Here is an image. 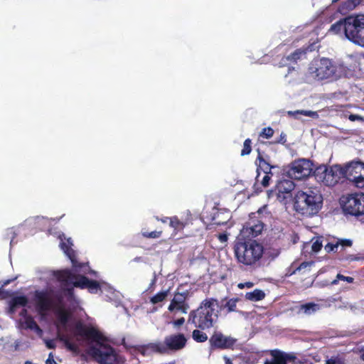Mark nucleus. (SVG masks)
Returning <instances> with one entry per match:
<instances>
[{
    "label": "nucleus",
    "instance_id": "49",
    "mask_svg": "<svg viewBox=\"0 0 364 364\" xmlns=\"http://www.w3.org/2000/svg\"><path fill=\"white\" fill-rule=\"evenodd\" d=\"M61 285L65 287V291H67V294L68 296H73V294H74V289H73V287L74 286L73 284H68V285H66V286H64L61 284Z\"/></svg>",
    "mask_w": 364,
    "mask_h": 364
},
{
    "label": "nucleus",
    "instance_id": "6",
    "mask_svg": "<svg viewBox=\"0 0 364 364\" xmlns=\"http://www.w3.org/2000/svg\"><path fill=\"white\" fill-rule=\"evenodd\" d=\"M53 275L64 286L73 284L75 287L87 289L91 294H96L101 290L97 281L89 279L83 275H76L70 269L58 270L54 272Z\"/></svg>",
    "mask_w": 364,
    "mask_h": 364
},
{
    "label": "nucleus",
    "instance_id": "16",
    "mask_svg": "<svg viewBox=\"0 0 364 364\" xmlns=\"http://www.w3.org/2000/svg\"><path fill=\"white\" fill-rule=\"evenodd\" d=\"M324 184L326 186H334L339 181L346 178L344 175L343 166L341 165H333L328 167Z\"/></svg>",
    "mask_w": 364,
    "mask_h": 364
},
{
    "label": "nucleus",
    "instance_id": "31",
    "mask_svg": "<svg viewBox=\"0 0 364 364\" xmlns=\"http://www.w3.org/2000/svg\"><path fill=\"white\" fill-rule=\"evenodd\" d=\"M186 225L187 222L180 220L177 216L170 217V226L176 232L183 230Z\"/></svg>",
    "mask_w": 364,
    "mask_h": 364
},
{
    "label": "nucleus",
    "instance_id": "9",
    "mask_svg": "<svg viewBox=\"0 0 364 364\" xmlns=\"http://www.w3.org/2000/svg\"><path fill=\"white\" fill-rule=\"evenodd\" d=\"M345 178L356 187H364V162L360 160L352 161L343 166Z\"/></svg>",
    "mask_w": 364,
    "mask_h": 364
},
{
    "label": "nucleus",
    "instance_id": "29",
    "mask_svg": "<svg viewBox=\"0 0 364 364\" xmlns=\"http://www.w3.org/2000/svg\"><path fill=\"white\" fill-rule=\"evenodd\" d=\"M25 325L26 328L34 331L38 336L42 335L43 330L40 328L32 316H28L25 318Z\"/></svg>",
    "mask_w": 364,
    "mask_h": 364
},
{
    "label": "nucleus",
    "instance_id": "32",
    "mask_svg": "<svg viewBox=\"0 0 364 364\" xmlns=\"http://www.w3.org/2000/svg\"><path fill=\"white\" fill-rule=\"evenodd\" d=\"M203 331L196 328L193 331L192 338L196 342L204 343L208 339L207 334Z\"/></svg>",
    "mask_w": 364,
    "mask_h": 364
},
{
    "label": "nucleus",
    "instance_id": "2",
    "mask_svg": "<svg viewBox=\"0 0 364 364\" xmlns=\"http://www.w3.org/2000/svg\"><path fill=\"white\" fill-rule=\"evenodd\" d=\"M218 301L215 298L203 299L197 309L191 310L188 317V323L196 328L208 330L215 327L219 319Z\"/></svg>",
    "mask_w": 364,
    "mask_h": 364
},
{
    "label": "nucleus",
    "instance_id": "34",
    "mask_svg": "<svg viewBox=\"0 0 364 364\" xmlns=\"http://www.w3.org/2000/svg\"><path fill=\"white\" fill-rule=\"evenodd\" d=\"M168 291L169 290L168 289L157 293L156 294L150 298V302L153 304H156L159 302L164 301L168 294Z\"/></svg>",
    "mask_w": 364,
    "mask_h": 364
},
{
    "label": "nucleus",
    "instance_id": "5",
    "mask_svg": "<svg viewBox=\"0 0 364 364\" xmlns=\"http://www.w3.org/2000/svg\"><path fill=\"white\" fill-rule=\"evenodd\" d=\"M346 67L327 58L314 59L309 67V74L316 80H337L346 75Z\"/></svg>",
    "mask_w": 364,
    "mask_h": 364
},
{
    "label": "nucleus",
    "instance_id": "24",
    "mask_svg": "<svg viewBox=\"0 0 364 364\" xmlns=\"http://www.w3.org/2000/svg\"><path fill=\"white\" fill-rule=\"evenodd\" d=\"M28 303V299L24 295L14 296L9 301V312L13 314L16 311L18 307H24L27 306Z\"/></svg>",
    "mask_w": 364,
    "mask_h": 364
},
{
    "label": "nucleus",
    "instance_id": "62",
    "mask_svg": "<svg viewBox=\"0 0 364 364\" xmlns=\"http://www.w3.org/2000/svg\"><path fill=\"white\" fill-rule=\"evenodd\" d=\"M294 70V68L293 67H289V71L288 73H289L291 70Z\"/></svg>",
    "mask_w": 364,
    "mask_h": 364
},
{
    "label": "nucleus",
    "instance_id": "27",
    "mask_svg": "<svg viewBox=\"0 0 364 364\" xmlns=\"http://www.w3.org/2000/svg\"><path fill=\"white\" fill-rule=\"evenodd\" d=\"M245 297L251 301H259L264 299L265 293L261 289H255L252 291L247 292Z\"/></svg>",
    "mask_w": 364,
    "mask_h": 364
},
{
    "label": "nucleus",
    "instance_id": "52",
    "mask_svg": "<svg viewBox=\"0 0 364 364\" xmlns=\"http://www.w3.org/2000/svg\"><path fill=\"white\" fill-rule=\"evenodd\" d=\"M287 141L286 134L283 132L280 134L279 139L275 141L274 143H279L282 144H284Z\"/></svg>",
    "mask_w": 364,
    "mask_h": 364
},
{
    "label": "nucleus",
    "instance_id": "61",
    "mask_svg": "<svg viewBox=\"0 0 364 364\" xmlns=\"http://www.w3.org/2000/svg\"><path fill=\"white\" fill-rule=\"evenodd\" d=\"M357 259V258H353V256H348V257L346 258V259H348V260H350V261H352V260H355V259Z\"/></svg>",
    "mask_w": 364,
    "mask_h": 364
},
{
    "label": "nucleus",
    "instance_id": "28",
    "mask_svg": "<svg viewBox=\"0 0 364 364\" xmlns=\"http://www.w3.org/2000/svg\"><path fill=\"white\" fill-rule=\"evenodd\" d=\"M327 169L328 167L326 165H320L315 168L313 173L318 182L324 184Z\"/></svg>",
    "mask_w": 364,
    "mask_h": 364
},
{
    "label": "nucleus",
    "instance_id": "21",
    "mask_svg": "<svg viewBox=\"0 0 364 364\" xmlns=\"http://www.w3.org/2000/svg\"><path fill=\"white\" fill-rule=\"evenodd\" d=\"M257 151L258 154L256 161H259L257 178L259 176V170L262 171L265 174L270 173L271 176H273L272 169L277 168V166L272 165L271 161L266 160L259 149H257Z\"/></svg>",
    "mask_w": 364,
    "mask_h": 364
},
{
    "label": "nucleus",
    "instance_id": "54",
    "mask_svg": "<svg viewBox=\"0 0 364 364\" xmlns=\"http://www.w3.org/2000/svg\"><path fill=\"white\" fill-rule=\"evenodd\" d=\"M348 119L351 121V122H355L356 120H358V119H361V117L359 116V115H357V114H350L349 117H348Z\"/></svg>",
    "mask_w": 364,
    "mask_h": 364
},
{
    "label": "nucleus",
    "instance_id": "55",
    "mask_svg": "<svg viewBox=\"0 0 364 364\" xmlns=\"http://www.w3.org/2000/svg\"><path fill=\"white\" fill-rule=\"evenodd\" d=\"M11 281H12L11 279H7V280H6V281H4V283H3L2 286H1V287L0 288V290H1L0 294H1V291H2V289H3V287H5V286H6V285H8L9 284H10Z\"/></svg>",
    "mask_w": 364,
    "mask_h": 364
},
{
    "label": "nucleus",
    "instance_id": "10",
    "mask_svg": "<svg viewBox=\"0 0 364 364\" xmlns=\"http://www.w3.org/2000/svg\"><path fill=\"white\" fill-rule=\"evenodd\" d=\"M312 172V162L309 159H299L291 163L287 175L291 179L302 180L308 178Z\"/></svg>",
    "mask_w": 364,
    "mask_h": 364
},
{
    "label": "nucleus",
    "instance_id": "41",
    "mask_svg": "<svg viewBox=\"0 0 364 364\" xmlns=\"http://www.w3.org/2000/svg\"><path fill=\"white\" fill-rule=\"evenodd\" d=\"M161 234H162L161 230H159V231L154 230V231H151V232H143L142 236L145 238L155 239V238L160 237L161 236Z\"/></svg>",
    "mask_w": 364,
    "mask_h": 364
},
{
    "label": "nucleus",
    "instance_id": "22",
    "mask_svg": "<svg viewBox=\"0 0 364 364\" xmlns=\"http://www.w3.org/2000/svg\"><path fill=\"white\" fill-rule=\"evenodd\" d=\"M230 218L231 215L229 210L225 209H216L210 221L213 225H224L228 223Z\"/></svg>",
    "mask_w": 364,
    "mask_h": 364
},
{
    "label": "nucleus",
    "instance_id": "47",
    "mask_svg": "<svg viewBox=\"0 0 364 364\" xmlns=\"http://www.w3.org/2000/svg\"><path fill=\"white\" fill-rule=\"evenodd\" d=\"M272 176H271L270 173H267L264 176L261 181V184L262 185L263 187L266 188L269 185V181L271 180Z\"/></svg>",
    "mask_w": 364,
    "mask_h": 364
},
{
    "label": "nucleus",
    "instance_id": "19",
    "mask_svg": "<svg viewBox=\"0 0 364 364\" xmlns=\"http://www.w3.org/2000/svg\"><path fill=\"white\" fill-rule=\"evenodd\" d=\"M269 354L272 359H267L264 364H287L288 361H294L296 358L294 353H287L279 349L271 350Z\"/></svg>",
    "mask_w": 364,
    "mask_h": 364
},
{
    "label": "nucleus",
    "instance_id": "14",
    "mask_svg": "<svg viewBox=\"0 0 364 364\" xmlns=\"http://www.w3.org/2000/svg\"><path fill=\"white\" fill-rule=\"evenodd\" d=\"M236 341L235 338L225 336L220 331L214 332L209 339L210 347L218 349L232 348Z\"/></svg>",
    "mask_w": 364,
    "mask_h": 364
},
{
    "label": "nucleus",
    "instance_id": "64",
    "mask_svg": "<svg viewBox=\"0 0 364 364\" xmlns=\"http://www.w3.org/2000/svg\"><path fill=\"white\" fill-rule=\"evenodd\" d=\"M27 311L26 309H23L21 314H26Z\"/></svg>",
    "mask_w": 364,
    "mask_h": 364
},
{
    "label": "nucleus",
    "instance_id": "12",
    "mask_svg": "<svg viewBox=\"0 0 364 364\" xmlns=\"http://www.w3.org/2000/svg\"><path fill=\"white\" fill-rule=\"evenodd\" d=\"M187 341V338L181 333L166 336L164 338V343L158 342V344L162 349V352H160V354H165L168 353V350H181L186 346Z\"/></svg>",
    "mask_w": 364,
    "mask_h": 364
},
{
    "label": "nucleus",
    "instance_id": "18",
    "mask_svg": "<svg viewBox=\"0 0 364 364\" xmlns=\"http://www.w3.org/2000/svg\"><path fill=\"white\" fill-rule=\"evenodd\" d=\"M187 296L186 292L176 293L173 299L171 301L168 310L171 312L177 310L183 314H186L190 308L189 304L186 302Z\"/></svg>",
    "mask_w": 364,
    "mask_h": 364
},
{
    "label": "nucleus",
    "instance_id": "48",
    "mask_svg": "<svg viewBox=\"0 0 364 364\" xmlns=\"http://www.w3.org/2000/svg\"><path fill=\"white\" fill-rule=\"evenodd\" d=\"M184 323H185V318L183 317H181L176 320H174L172 322L173 326L176 328H178V327L181 326L182 325L184 324Z\"/></svg>",
    "mask_w": 364,
    "mask_h": 364
},
{
    "label": "nucleus",
    "instance_id": "11",
    "mask_svg": "<svg viewBox=\"0 0 364 364\" xmlns=\"http://www.w3.org/2000/svg\"><path fill=\"white\" fill-rule=\"evenodd\" d=\"M342 208L346 214L354 216L364 215V193L350 194L342 200Z\"/></svg>",
    "mask_w": 364,
    "mask_h": 364
},
{
    "label": "nucleus",
    "instance_id": "33",
    "mask_svg": "<svg viewBox=\"0 0 364 364\" xmlns=\"http://www.w3.org/2000/svg\"><path fill=\"white\" fill-rule=\"evenodd\" d=\"M361 0H348L344 2L341 7L338 8V11L341 13L346 12L353 10L355 7L360 3Z\"/></svg>",
    "mask_w": 364,
    "mask_h": 364
},
{
    "label": "nucleus",
    "instance_id": "45",
    "mask_svg": "<svg viewBox=\"0 0 364 364\" xmlns=\"http://www.w3.org/2000/svg\"><path fill=\"white\" fill-rule=\"evenodd\" d=\"M295 113L301 114H303V115L307 116V117H311L314 114V112H313L311 111H305V110H297L295 112ZM288 114L294 115V112L289 111V112H288Z\"/></svg>",
    "mask_w": 364,
    "mask_h": 364
},
{
    "label": "nucleus",
    "instance_id": "17",
    "mask_svg": "<svg viewBox=\"0 0 364 364\" xmlns=\"http://www.w3.org/2000/svg\"><path fill=\"white\" fill-rule=\"evenodd\" d=\"M124 348L132 354L140 353L142 355H148L151 353H159L162 352V349L157 343H149L146 345L141 346H129L124 343Z\"/></svg>",
    "mask_w": 364,
    "mask_h": 364
},
{
    "label": "nucleus",
    "instance_id": "53",
    "mask_svg": "<svg viewBox=\"0 0 364 364\" xmlns=\"http://www.w3.org/2000/svg\"><path fill=\"white\" fill-rule=\"evenodd\" d=\"M46 364H57L53 358L52 353H50L48 358L46 361Z\"/></svg>",
    "mask_w": 364,
    "mask_h": 364
},
{
    "label": "nucleus",
    "instance_id": "25",
    "mask_svg": "<svg viewBox=\"0 0 364 364\" xmlns=\"http://www.w3.org/2000/svg\"><path fill=\"white\" fill-rule=\"evenodd\" d=\"M348 16L345 18L344 19H341L338 21H337L336 23L332 24L329 31L334 33H338L341 31H343L346 38L350 41V37L347 31V29H348L347 26L348 24Z\"/></svg>",
    "mask_w": 364,
    "mask_h": 364
},
{
    "label": "nucleus",
    "instance_id": "57",
    "mask_svg": "<svg viewBox=\"0 0 364 364\" xmlns=\"http://www.w3.org/2000/svg\"><path fill=\"white\" fill-rule=\"evenodd\" d=\"M160 220H161L163 223H167L168 221L170 223V217H165V218H164L160 219Z\"/></svg>",
    "mask_w": 364,
    "mask_h": 364
},
{
    "label": "nucleus",
    "instance_id": "59",
    "mask_svg": "<svg viewBox=\"0 0 364 364\" xmlns=\"http://www.w3.org/2000/svg\"><path fill=\"white\" fill-rule=\"evenodd\" d=\"M361 355H360V359L364 361V348H362L360 350Z\"/></svg>",
    "mask_w": 364,
    "mask_h": 364
},
{
    "label": "nucleus",
    "instance_id": "8",
    "mask_svg": "<svg viewBox=\"0 0 364 364\" xmlns=\"http://www.w3.org/2000/svg\"><path fill=\"white\" fill-rule=\"evenodd\" d=\"M348 32L350 41L364 48V15L348 16Z\"/></svg>",
    "mask_w": 364,
    "mask_h": 364
},
{
    "label": "nucleus",
    "instance_id": "63",
    "mask_svg": "<svg viewBox=\"0 0 364 364\" xmlns=\"http://www.w3.org/2000/svg\"><path fill=\"white\" fill-rule=\"evenodd\" d=\"M266 160L270 161V157L269 156H264Z\"/></svg>",
    "mask_w": 364,
    "mask_h": 364
},
{
    "label": "nucleus",
    "instance_id": "3",
    "mask_svg": "<svg viewBox=\"0 0 364 364\" xmlns=\"http://www.w3.org/2000/svg\"><path fill=\"white\" fill-rule=\"evenodd\" d=\"M323 196L316 187L305 191H299L294 197V208L299 214L312 217L316 215L323 206Z\"/></svg>",
    "mask_w": 364,
    "mask_h": 364
},
{
    "label": "nucleus",
    "instance_id": "38",
    "mask_svg": "<svg viewBox=\"0 0 364 364\" xmlns=\"http://www.w3.org/2000/svg\"><path fill=\"white\" fill-rule=\"evenodd\" d=\"M252 151V140L246 139L243 143V148L241 150L240 155L242 156L249 155Z\"/></svg>",
    "mask_w": 364,
    "mask_h": 364
},
{
    "label": "nucleus",
    "instance_id": "7",
    "mask_svg": "<svg viewBox=\"0 0 364 364\" xmlns=\"http://www.w3.org/2000/svg\"><path fill=\"white\" fill-rule=\"evenodd\" d=\"M56 315L57 338L63 343L68 350L75 355H77L80 353V348L78 346L76 343L71 342L65 334L60 332L62 328H66V326L71 316L70 312L63 307H60L57 309Z\"/></svg>",
    "mask_w": 364,
    "mask_h": 364
},
{
    "label": "nucleus",
    "instance_id": "13",
    "mask_svg": "<svg viewBox=\"0 0 364 364\" xmlns=\"http://www.w3.org/2000/svg\"><path fill=\"white\" fill-rule=\"evenodd\" d=\"M36 309L39 314L44 315L46 312L55 309V303L47 290L36 291L34 294Z\"/></svg>",
    "mask_w": 364,
    "mask_h": 364
},
{
    "label": "nucleus",
    "instance_id": "4",
    "mask_svg": "<svg viewBox=\"0 0 364 364\" xmlns=\"http://www.w3.org/2000/svg\"><path fill=\"white\" fill-rule=\"evenodd\" d=\"M234 254L238 263L247 267H257L264 254L263 245L255 240L235 241Z\"/></svg>",
    "mask_w": 364,
    "mask_h": 364
},
{
    "label": "nucleus",
    "instance_id": "50",
    "mask_svg": "<svg viewBox=\"0 0 364 364\" xmlns=\"http://www.w3.org/2000/svg\"><path fill=\"white\" fill-rule=\"evenodd\" d=\"M46 346L48 349H55L56 346L53 340H46L45 341Z\"/></svg>",
    "mask_w": 364,
    "mask_h": 364
},
{
    "label": "nucleus",
    "instance_id": "35",
    "mask_svg": "<svg viewBox=\"0 0 364 364\" xmlns=\"http://www.w3.org/2000/svg\"><path fill=\"white\" fill-rule=\"evenodd\" d=\"M325 364H346V358L343 353H338L326 360Z\"/></svg>",
    "mask_w": 364,
    "mask_h": 364
},
{
    "label": "nucleus",
    "instance_id": "39",
    "mask_svg": "<svg viewBox=\"0 0 364 364\" xmlns=\"http://www.w3.org/2000/svg\"><path fill=\"white\" fill-rule=\"evenodd\" d=\"M274 133V129L270 127H264L262 129V130L260 132L259 136L262 137L263 139H269L271 138Z\"/></svg>",
    "mask_w": 364,
    "mask_h": 364
},
{
    "label": "nucleus",
    "instance_id": "26",
    "mask_svg": "<svg viewBox=\"0 0 364 364\" xmlns=\"http://www.w3.org/2000/svg\"><path fill=\"white\" fill-rule=\"evenodd\" d=\"M224 300L227 301L223 305L220 306L219 309L220 311L222 309H225L226 314L237 311V303L240 301L239 298H231L229 299H227L225 298Z\"/></svg>",
    "mask_w": 364,
    "mask_h": 364
},
{
    "label": "nucleus",
    "instance_id": "20",
    "mask_svg": "<svg viewBox=\"0 0 364 364\" xmlns=\"http://www.w3.org/2000/svg\"><path fill=\"white\" fill-rule=\"evenodd\" d=\"M264 224L260 220H252L246 223L242 228V233L247 237H256L262 232Z\"/></svg>",
    "mask_w": 364,
    "mask_h": 364
},
{
    "label": "nucleus",
    "instance_id": "44",
    "mask_svg": "<svg viewBox=\"0 0 364 364\" xmlns=\"http://www.w3.org/2000/svg\"><path fill=\"white\" fill-rule=\"evenodd\" d=\"M338 247L341 246L342 247H351L353 241L350 239H338L337 241Z\"/></svg>",
    "mask_w": 364,
    "mask_h": 364
},
{
    "label": "nucleus",
    "instance_id": "42",
    "mask_svg": "<svg viewBox=\"0 0 364 364\" xmlns=\"http://www.w3.org/2000/svg\"><path fill=\"white\" fill-rule=\"evenodd\" d=\"M322 247H323L322 241L321 240L320 238H317L311 244V251L313 252L316 253L321 250Z\"/></svg>",
    "mask_w": 364,
    "mask_h": 364
},
{
    "label": "nucleus",
    "instance_id": "56",
    "mask_svg": "<svg viewBox=\"0 0 364 364\" xmlns=\"http://www.w3.org/2000/svg\"><path fill=\"white\" fill-rule=\"evenodd\" d=\"M244 285H245V287L252 288L254 286V284L252 282H247L244 283Z\"/></svg>",
    "mask_w": 364,
    "mask_h": 364
},
{
    "label": "nucleus",
    "instance_id": "23",
    "mask_svg": "<svg viewBox=\"0 0 364 364\" xmlns=\"http://www.w3.org/2000/svg\"><path fill=\"white\" fill-rule=\"evenodd\" d=\"M294 186V183L291 180H281L277 183L275 191L277 192L278 197H281L280 194L290 193Z\"/></svg>",
    "mask_w": 364,
    "mask_h": 364
},
{
    "label": "nucleus",
    "instance_id": "46",
    "mask_svg": "<svg viewBox=\"0 0 364 364\" xmlns=\"http://www.w3.org/2000/svg\"><path fill=\"white\" fill-rule=\"evenodd\" d=\"M55 308L58 309V308H60V307H63V296L61 294H56L55 296Z\"/></svg>",
    "mask_w": 364,
    "mask_h": 364
},
{
    "label": "nucleus",
    "instance_id": "58",
    "mask_svg": "<svg viewBox=\"0 0 364 364\" xmlns=\"http://www.w3.org/2000/svg\"><path fill=\"white\" fill-rule=\"evenodd\" d=\"M224 358L225 360V364H232V361L228 358L225 356Z\"/></svg>",
    "mask_w": 364,
    "mask_h": 364
},
{
    "label": "nucleus",
    "instance_id": "36",
    "mask_svg": "<svg viewBox=\"0 0 364 364\" xmlns=\"http://www.w3.org/2000/svg\"><path fill=\"white\" fill-rule=\"evenodd\" d=\"M305 53L301 50V49H296L294 52L291 53L289 55L283 58L282 60H288V61H293L296 62L297 60L300 59L301 56L304 54Z\"/></svg>",
    "mask_w": 364,
    "mask_h": 364
},
{
    "label": "nucleus",
    "instance_id": "40",
    "mask_svg": "<svg viewBox=\"0 0 364 364\" xmlns=\"http://www.w3.org/2000/svg\"><path fill=\"white\" fill-rule=\"evenodd\" d=\"M342 280L347 282L348 283H353L354 282V278L351 277H346L341 274H338L336 276V279H334L331 282V284L336 285L338 284V280Z\"/></svg>",
    "mask_w": 364,
    "mask_h": 364
},
{
    "label": "nucleus",
    "instance_id": "37",
    "mask_svg": "<svg viewBox=\"0 0 364 364\" xmlns=\"http://www.w3.org/2000/svg\"><path fill=\"white\" fill-rule=\"evenodd\" d=\"M314 264V261L303 262L299 267H297L291 274H296L297 272H305L306 270L310 271V268Z\"/></svg>",
    "mask_w": 364,
    "mask_h": 364
},
{
    "label": "nucleus",
    "instance_id": "43",
    "mask_svg": "<svg viewBox=\"0 0 364 364\" xmlns=\"http://www.w3.org/2000/svg\"><path fill=\"white\" fill-rule=\"evenodd\" d=\"M324 248H325V250L328 253L331 252H338V249L337 242H336L335 243L328 242V244H326L325 245Z\"/></svg>",
    "mask_w": 364,
    "mask_h": 364
},
{
    "label": "nucleus",
    "instance_id": "30",
    "mask_svg": "<svg viewBox=\"0 0 364 364\" xmlns=\"http://www.w3.org/2000/svg\"><path fill=\"white\" fill-rule=\"evenodd\" d=\"M319 309V305L313 302L306 303L299 306V311L304 314L311 315Z\"/></svg>",
    "mask_w": 364,
    "mask_h": 364
},
{
    "label": "nucleus",
    "instance_id": "1",
    "mask_svg": "<svg viewBox=\"0 0 364 364\" xmlns=\"http://www.w3.org/2000/svg\"><path fill=\"white\" fill-rule=\"evenodd\" d=\"M74 335L99 345V347L90 346L87 351L98 363L115 364L117 362V354L114 348L109 344L102 343L107 341V338L97 328L77 321L75 324Z\"/></svg>",
    "mask_w": 364,
    "mask_h": 364
},
{
    "label": "nucleus",
    "instance_id": "15",
    "mask_svg": "<svg viewBox=\"0 0 364 364\" xmlns=\"http://www.w3.org/2000/svg\"><path fill=\"white\" fill-rule=\"evenodd\" d=\"M73 244L71 238L61 239L60 244L61 250L64 252L66 256L70 259L73 267L75 271H80L85 265L84 263H80L77 260L76 253L72 248Z\"/></svg>",
    "mask_w": 364,
    "mask_h": 364
},
{
    "label": "nucleus",
    "instance_id": "51",
    "mask_svg": "<svg viewBox=\"0 0 364 364\" xmlns=\"http://www.w3.org/2000/svg\"><path fill=\"white\" fill-rule=\"evenodd\" d=\"M218 238L220 242L225 243L228 241V237L226 233H220L218 235Z\"/></svg>",
    "mask_w": 364,
    "mask_h": 364
},
{
    "label": "nucleus",
    "instance_id": "60",
    "mask_svg": "<svg viewBox=\"0 0 364 364\" xmlns=\"http://www.w3.org/2000/svg\"><path fill=\"white\" fill-rule=\"evenodd\" d=\"M237 287H238L239 289H244V288H245L244 283H239V284H237Z\"/></svg>",
    "mask_w": 364,
    "mask_h": 364
}]
</instances>
